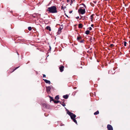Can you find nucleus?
I'll list each match as a JSON object with an SVG mask.
<instances>
[{"label": "nucleus", "mask_w": 130, "mask_h": 130, "mask_svg": "<svg viewBox=\"0 0 130 130\" xmlns=\"http://www.w3.org/2000/svg\"><path fill=\"white\" fill-rule=\"evenodd\" d=\"M66 111H67V113L68 114L70 117L72 119L73 121L75 122L76 124H77V123L76 120L75 119V118L76 117V116L75 115L73 114L72 113H71L67 109H66Z\"/></svg>", "instance_id": "f257e3e1"}, {"label": "nucleus", "mask_w": 130, "mask_h": 130, "mask_svg": "<svg viewBox=\"0 0 130 130\" xmlns=\"http://www.w3.org/2000/svg\"><path fill=\"white\" fill-rule=\"evenodd\" d=\"M47 10L51 13H56L57 12V9L55 6L48 8Z\"/></svg>", "instance_id": "f03ea898"}, {"label": "nucleus", "mask_w": 130, "mask_h": 130, "mask_svg": "<svg viewBox=\"0 0 130 130\" xmlns=\"http://www.w3.org/2000/svg\"><path fill=\"white\" fill-rule=\"evenodd\" d=\"M78 12L79 13H80L82 14H84L85 12V9H80L78 10Z\"/></svg>", "instance_id": "7ed1b4c3"}, {"label": "nucleus", "mask_w": 130, "mask_h": 130, "mask_svg": "<svg viewBox=\"0 0 130 130\" xmlns=\"http://www.w3.org/2000/svg\"><path fill=\"white\" fill-rule=\"evenodd\" d=\"M107 128L108 130H113V128L110 125L108 124L107 126Z\"/></svg>", "instance_id": "20e7f679"}, {"label": "nucleus", "mask_w": 130, "mask_h": 130, "mask_svg": "<svg viewBox=\"0 0 130 130\" xmlns=\"http://www.w3.org/2000/svg\"><path fill=\"white\" fill-rule=\"evenodd\" d=\"M52 87H53L52 86H50L46 87V90L47 92L49 91L50 90L51 88Z\"/></svg>", "instance_id": "39448f33"}, {"label": "nucleus", "mask_w": 130, "mask_h": 130, "mask_svg": "<svg viewBox=\"0 0 130 130\" xmlns=\"http://www.w3.org/2000/svg\"><path fill=\"white\" fill-rule=\"evenodd\" d=\"M44 82L46 83H48L49 84H51V82L50 81L47 80L46 79H43Z\"/></svg>", "instance_id": "423d86ee"}, {"label": "nucleus", "mask_w": 130, "mask_h": 130, "mask_svg": "<svg viewBox=\"0 0 130 130\" xmlns=\"http://www.w3.org/2000/svg\"><path fill=\"white\" fill-rule=\"evenodd\" d=\"M64 67L63 66H62L59 67V68L60 69V70L61 72H62L63 70V68H64Z\"/></svg>", "instance_id": "0eeeda50"}, {"label": "nucleus", "mask_w": 130, "mask_h": 130, "mask_svg": "<svg viewBox=\"0 0 130 130\" xmlns=\"http://www.w3.org/2000/svg\"><path fill=\"white\" fill-rule=\"evenodd\" d=\"M46 28L47 30H48L49 31L51 30V27L49 26H47L46 27Z\"/></svg>", "instance_id": "6e6552de"}, {"label": "nucleus", "mask_w": 130, "mask_h": 130, "mask_svg": "<svg viewBox=\"0 0 130 130\" xmlns=\"http://www.w3.org/2000/svg\"><path fill=\"white\" fill-rule=\"evenodd\" d=\"M42 106L45 108H46L47 107V105L46 104H42Z\"/></svg>", "instance_id": "1a4fd4ad"}, {"label": "nucleus", "mask_w": 130, "mask_h": 130, "mask_svg": "<svg viewBox=\"0 0 130 130\" xmlns=\"http://www.w3.org/2000/svg\"><path fill=\"white\" fill-rule=\"evenodd\" d=\"M89 32L90 31L89 30H87L85 32V33L86 34L88 35L89 34Z\"/></svg>", "instance_id": "9d476101"}, {"label": "nucleus", "mask_w": 130, "mask_h": 130, "mask_svg": "<svg viewBox=\"0 0 130 130\" xmlns=\"http://www.w3.org/2000/svg\"><path fill=\"white\" fill-rule=\"evenodd\" d=\"M99 111H97L96 112H95L94 113V115H97L99 113Z\"/></svg>", "instance_id": "9b49d317"}, {"label": "nucleus", "mask_w": 130, "mask_h": 130, "mask_svg": "<svg viewBox=\"0 0 130 130\" xmlns=\"http://www.w3.org/2000/svg\"><path fill=\"white\" fill-rule=\"evenodd\" d=\"M61 30L60 29V28H59L58 31V34H60L61 32Z\"/></svg>", "instance_id": "f8f14e48"}, {"label": "nucleus", "mask_w": 130, "mask_h": 130, "mask_svg": "<svg viewBox=\"0 0 130 130\" xmlns=\"http://www.w3.org/2000/svg\"><path fill=\"white\" fill-rule=\"evenodd\" d=\"M55 99H56V100H58L59 98V95H57L56 96L55 98Z\"/></svg>", "instance_id": "ddd939ff"}, {"label": "nucleus", "mask_w": 130, "mask_h": 130, "mask_svg": "<svg viewBox=\"0 0 130 130\" xmlns=\"http://www.w3.org/2000/svg\"><path fill=\"white\" fill-rule=\"evenodd\" d=\"M78 27L79 28H82V25L81 24H79Z\"/></svg>", "instance_id": "4468645a"}, {"label": "nucleus", "mask_w": 130, "mask_h": 130, "mask_svg": "<svg viewBox=\"0 0 130 130\" xmlns=\"http://www.w3.org/2000/svg\"><path fill=\"white\" fill-rule=\"evenodd\" d=\"M124 43V46H126V42L125 41H124L123 42Z\"/></svg>", "instance_id": "2eb2a0df"}, {"label": "nucleus", "mask_w": 130, "mask_h": 130, "mask_svg": "<svg viewBox=\"0 0 130 130\" xmlns=\"http://www.w3.org/2000/svg\"><path fill=\"white\" fill-rule=\"evenodd\" d=\"M28 29L29 31L31 30V27H28Z\"/></svg>", "instance_id": "dca6fc26"}, {"label": "nucleus", "mask_w": 130, "mask_h": 130, "mask_svg": "<svg viewBox=\"0 0 130 130\" xmlns=\"http://www.w3.org/2000/svg\"><path fill=\"white\" fill-rule=\"evenodd\" d=\"M93 14L92 15H91V16H90V18L91 19V21H92V18H93Z\"/></svg>", "instance_id": "f3484780"}, {"label": "nucleus", "mask_w": 130, "mask_h": 130, "mask_svg": "<svg viewBox=\"0 0 130 130\" xmlns=\"http://www.w3.org/2000/svg\"><path fill=\"white\" fill-rule=\"evenodd\" d=\"M69 97L68 95H66V99H67Z\"/></svg>", "instance_id": "a211bd4d"}, {"label": "nucleus", "mask_w": 130, "mask_h": 130, "mask_svg": "<svg viewBox=\"0 0 130 130\" xmlns=\"http://www.w3.org/2000/svg\"><path fill=\"white\" fill-rule=\"evenodd\" d=\"M54 103H57L58 102V101H54Z\"/></svg>", "instance_id": "6ab92c4d"}, {"label": "nucleus", "mask_w": 130, "mask_h": 130, "mask_svg": "<svg viewBox=\"0 0 130 130\" xmlns=\"http://www.w3.org/2000/svg\"><path fill=\"white\" fill-rule=\"evenodd\" d=\"M19 67H16L14 70H13V71H12L13 72L15 70H16V69H18Z\"/></svg>", "instance_id": "aec40b11"}, {"label": "nucleus", "mask_w": 130, "mask_h": 130, "mask_svg": "<svg viewBox=\"0 0 130 130\" xmlns=\"http://www.w3.org/2000/svg\"><path fill=\"white\" fill-rule=\"evenodd\" d=\"M81 39V37H78L77 38V39L78 40L80 39Z\"/></svg>", "instance_id": "412c9836"}, {"label": "nucleus", "mask_w": 130, "mask_h": 130, "mask_svg": "<svg viewBox=\"0 0 130 130\" xmlns=\"http://www.w3.org/2000/svg\"><path fill=\"white\" fill-rule=\"evenodd\" d=\"M64 7H63V6H62L61 7V9H64Z\"/></svg>", "instance_id": "4be33fe9"}, {"label": "nucleus", "mask_w": 130, "mask_h": 130, "mask_svg": "<svg viewBox=\"0 0 130 130\" xmlns=\"http://www.w3.org/2000/svg\"><path fill=\"white\" fill-rule=\"evenodd\" d=\"M92 28L91 27H89V30H92Z\"/></svg>", "instance_id": "5701e85b"}, {"label": "nucleus", "mask_w": 130, "mask_h": 130, "mask_svg": "<svg viewBox=\"0 0 130 130\" xmlns=\"http://www.w3.org/2000/svg\"><path fill=\"white\" fill-rule=\"evenodd\" d=\"M46 77V75L45 74H43V77Z\"/></svg>", "instance_id": "b1692460"}, {"label": "nucleus", "mask_w": 130, "mask_h": 130, "mask_svg": "<svg viewBox=\"0 0 130 130\" xmlns=\"http://www.w3.org/2000/svg\"><path fill=\"white\" fill-rule=\"evenodd\" d=\"M60 28V29L61 30V29H62L63 28V27L62 26H61V27L59 28Z\"/></svg>", "instance_id": "393cba45"}, {"label": "nucleus", "mask_w": 130, "mask_h": 130, "mask_svg": "<svg viewBox=\"0 0 130 130\" xmlns=\"http://www.w3.org/2000/svg\"><path fill=\"white\" fill-rule=\"evenodd\" d=\"M70 1V0H67V2L68 3H69Z\"/></svg>", "instance_id": "a878e982"}, {"label": "nucleus", "mask_w": 130, "mask_h": 130, "mask_svg": "<svg viewBox=\"0 0 130 130\" xmlns=\"http://www.w3.org/2000/svg\"><path fill=\"white\" fill-rule=\"evenodd\" d=\"M72 12V11H70L69 12L70 13H71Z\"/></svg>", "instance_id": "bb28decb"}, {"label": "nucleus", "mask_w": 130, "mask_h": 130, "mask_svg": "<svg viewBox=\"0 0 130 130\" xmlns=\"http://www.w3.org/2000/svg\"><path fill=\"white\" fill-rule=\"evenodd\" d=\"M62 105H63V106H64L65 105L64 104V103L63 104H62Z\"/></svg>", "instance_id": "cd10ccee"}, {"label": "nucleus", "mask_w": 130, "mask_h": 130, "mask_svg": "<svg viewBox=\"0 0 130 130\" xmlns=\"http://www.w3.org/2000/svg\"><path fill=\"white\" fill-rule=\"evenodd\" d=\"M79 18V17L78 16L77 17H76V18L77 19H78Z\"/></svg>", "instance_id": "c85d7f7f"}, {"label": "nucleus", "mask_w": 130, "mask_h": 130, "mask_svg": "<svg viewBox=\"0 0 130 130\" xmlns=\"http://www.w3.org/2000/svg\"><path fill=\"white\" fill-rule=\"evenodd\" d=\"M113 44H111L110 45V46H113Z\"/></svg>", "instance_id": "c756f323"}, {"label": "nucleus", "mask_w": 130, "mask_h": 130, "mask_svg": "<svg viewBox=\"0 0 130 130\" xmlns=\"http://www.w3.org/2000/svg\"><path fill=\"white\" fill-rule=\"evenodd\" d=\"M91 26L92 27H93V24H91Z\"/></svg>", "instance_id": "7c9ffc66"}, {"label": "nucleus", "mask_w": 130, "mask_h": 130, "mask_svg": "<svg viewBox=\"0 0 130 130\" xmlns=\"http://www.w3.org/2000/svg\"><path fill=\"white\" fill-rule=\"evenodd\" d=\"M63 98H65V95H64L63 96Z\"/></svg>", "instance_id": "2f4dec72"}, {"label": "nucleus", "mask_w": 130, "mask_h": 130, "mask_svg": "<svg viewBox=\"0 0 130 130\" xmlns=\"http://www.w3.org/2000/svg\"><path fill=\"white\" fill-rule=\"evenodd\" d=\"M72 4V2H71V3L70 5H71V4Z\"/></svg>", "instance_id": "473e14b6"}, {"label": "nucleus", "mask_w": 130, "mask_h": 130, "mask_svg": "<svg viewBox=\"0 0 130 130\" xmlns=\"http://www.w3.org/2000/svg\"><path fill=\"white\" fill-rule=\"evenodd\" d=\"M66 16L67 17H68V16L66 14Z\"/></svg>", "instance_id": "72a5a7b5"}, {"label": "nucleus", "mask_w": 130, "mask_h": 130, "mask_svg": "<svg viewBox=\"0 0 130 130\" xmlns=\"http://www.w3.org/2000/svg\"><path fill=\"white\" fill-rule=\"evenodd\" d=\"M83 42V41H80V42Z\"/></svg>", "instance_id": "f704fd0d"}]
</instances>
